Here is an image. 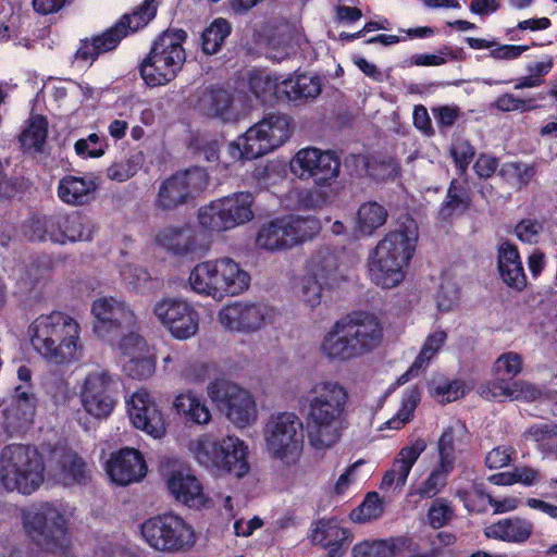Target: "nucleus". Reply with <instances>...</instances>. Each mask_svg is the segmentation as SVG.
<instances>
[{"label": "nucleus", "instance_id": "nucleus-1", "mask_svg": "<svg viewBox=\"0 0 557 557\" xmlns=\"http://www.w3.org/2000/svg\"><path fill=\"white\" fill-rule=\"evenodd\" d=\"M348 392L337 381L317 382L305 397L307 434L315 449L335 445L345 429Z\"/></svg>", "mask_w": 557, "mask_h": 557}, {"label": "nucleus", "instance_id": "nucleus-2", "mask_svg": "<svg viewBox=\"0 0 557 557\" xmlns=\"http://www.w3.org/2000/svg\"><path fill=\"white\" fill-rule=\"evenodd\" d=\"M79 333L77 321L61 311L40 314L29 326L34 349L54 364H66L81 358Z\"/></svg>", "mask_w": 557, "mask_h": 557}, {"label": "nucleus", "instance_id": "nucleus-3", "mask_svg": "<svg viewBox=\"0 0 557 557\" xmlns=\"http://www.w3.org/2000/svg\"><path fill=\"white\" fill-rule=\"evenodd\" d=\"M382 336V326L374 315L357 313L336 322L334 329L325 335L321 351L330 359L348 360L376 348Z\"/></svg>", "mask_w": 557, "mask_h": 557}, {"label": "nucleus", "instance_id": "nucleus-4", "mask_svg": "<svg viewBox=\"0 0 557 557\" xmlns=\"http://www.w3.org/2000/svg\"><path fill=\"white\" fill-rule=\"evenodd\" d=\"M45 463L35 447L5 446L0 455V482L7 491L29 495L44 481Z\"/></svg>", "mask_w": 557, "mask_h": 557}, {"label": "nucleus", "instance_id": "nucleus-5", "mask_svg": "<svg viewBox=\"0 0 557 557\" xmlns=\"http://www.w3.org/2000/svg\"><path fill=\"white\" fill-rule=\"evenodd\" d=\"M250 276L233 259L224 257L197 264L189 275L194 292L221 299L238 295L249 286Z\"/></svg>", "mask_w": 557, "mask_h": 557}, {"label": "nucleus", "instance_id": "nucleus-6", "mask_svg": "<svg viewBox=\"0 0 557 557\" xmlns=\"http://www.w3.org/2000/svg\"><path fill=\"white\" fill-rule=\"evenodd\" d=\"M186 38L183 29H168L158 37L139 66L140 76L148 86H162L176 77L186 60L182 47Z\"/></svg>", "mask_w": 557, "mask_h": 557}, {"label": "nucleus", "instance_id": "nucleus-7", "mask_svg": "<svg viewBox=\"0 0 557 557\" xmlns=\"http://www.w3.org/2000/svg\"><path fill=\"white\" fill-rule=\"evenodd\" d=\"M304 423L294 412L271 416L264 428V440L272 457L286 466L295 465L302 453Z\"/></svg>", "mask_w": 557, "mask_h": 557}, {"label": "nucleus", "instance_id": "nucleus-8", "mask_svg": "<svg viewBox=\"0 0 557 557\" xmlns=\"http://www.w3.org/2000/svg\"><path fill=\"white\" fill-rule=\"evenodd\" d=\"M156 12V0H145L132 14H124L102 35L81 40L75 58L83 61H95L99 54L115 49L125 36L147 25L154 17Z\"/></svg>", "mask_w": 557, "mask_h": 557}, {"label": "nucleus", "instance_id": "nucleus-9", "mask_svg": "<svg viewBox=\"0 0 557 557\" xmlns=\"http://www.w3.org/2000/svg\"><path fill=\"white\" fill-rule=\"evenodd\" d=\"M320 228L319 220L312 215H289L263 225L258 232L256 243L260 248L271 251L289 249L312 239Z\"/></svg>", "mask_w": 557, "mask_h": 557}, {"label": "nucleus", "instance_id": "nucleus-10", "mask_svg": "<svg viewBox=\"0 0 557 557\" xmlns=\"http://www.w3.org/2000/svg\"><path fill=\"white\" fill-rule=\"evenodd\" d=\"M252 203L253 196L247 191L220 198L200 208L199 223L210 231L231 230L252 220Z\"/></svg>", "mask_w": 557, "mask_h": 557}, {"label": "nucleus", "instance_id": "nucleus-11", "mask_svg": "<svg viewBox=\"0 0 557 557\" xmlns=\"http://www.w3.org/2000/svg\"><path fill=\"white\" fill-rule=\"evenodd\" d=\"M141 535L156 550L178 552L194 544L193 529L178 516L162 515L141 524Z\"/></svg>", "mask_w": 557, "mask_h": 557}, {"label": "nucleus", "instance_id": "nucleus-12", "mask_svg": "<svg viewBox=\"0 0 557 557\" xmlns=\"http://www.w3.org/2000/svg\"><path fill=\"white\" fill-rule=\"evenodd\" d=\"M208 395L236 426L245 428L256 421L253 397L237 384L225 379L215 380L208 385Z\"/></svg>", "mask_w": 557, "mask_h": 557}, {"label": "nucleus", "instance_id": "nucleus-13", "mask_svg": "<svg viewBox=\"0 0 557 557\" xmlns=\"http://www.w3.org/2000/svg\"><path fill=\"white\" fill-rule=\"evenodd\" d=\"M207 186V174L200 168L176 172L159 185L154 207L172 211L187 203Z\"/></svg>", "mask_w": 557, "mask_h": 557}, {"label": "nucleus", "instance_id": "nucleus-14", "mask_svg": "<svg viewBox=\"0 0 557 557\" xmlns=\"http://www.w3.org/2000/svg\"><path fill=\"white\" fill-rule=\"evenodd\" d=\"M30 537L46 550L54 552L66 546V521L57 507L47 503L27 520Z\"/></svg>", "mask_w": 557, "mask_h": 557}, {"label": "nucleus", "instance_id": "nucleus-15", "mask_svg": "<svg viewBox=\"0 0 557 557\" xmlns=\"http://www.w3.org/2000/svg\"><path fill=\"white\" fill-rule=\"evenodd\" d=\"M290 171L300 180L312 178L317 185H329L339 174L341 160L332 151L305 148L292 159Z\"/></svg>", "mask_w": 557, "mask_h": 557}, {"label": "nucleus", "instance_id": "nucleus-16", "mask_svg": "<svg viewBox=\"0 0 557 557\" xmlns=\"http://www.w3.org/2000/svg\"><path fill=\"white\" fill-rule=\"evenodd\" d=\"M94 332L111 342L135 324V315L126 304L114 297H101L94 301Z\"/></svg>", "mask_w": 557, "mask_h": 557}, {"label": "nucleus", "instance_id": "nucleus-17", "mask_svg": "<svg viewBox=\"0 0 557 557\" xmlns=\"http://www.w3.org/2000/svg\"><path fill=\"white\" fill-rule=\"evenodd\" d=\"M116 384V380L108 370L89 372L81 393L86 412L98 419L107 418L115 406Z\"/></svg>", "mask_w": 557, "mask_h": 557}, {"label": "nucleus", "instance_id": "nucleus-18", "mask_svg": "<svg viewBox=\"0 0 557 557\" xmlns=\"http://www.w3.org/2000/svg\"><path fill=\"white\" fill-rule=\"evenodd\" d=\"M153 313L158 321L177 339L193 337L199 326V314L180 298L169 297L156 302Z\"/></svg>", "mask_w": 557, "mask_h": 557}, {"label": "nucleus", "instance_id": "nucleus-19", "mask_svg": "<svg viewBox=\"0 0 557 557\" xmlns=\"http://www.w3.org/2000/svg\"><path fill=\"white\" fill-rule=\"evenodd\" d=\"M268 309L253 302L236 301L223 307L219 312V322L232 332L252 333L265 325Z\"/></svg>", "mask_w": 557, "mask_h": 557}, {"label": "nucleus", "instance_id": "nucleus-20", "mask_svg": "<svg viewBox=\"0 0 557 557\" xmlns=\"http://www.w3.org/2000/svg\"><path fill=\"white\" fill-rule=\"evenodd\" d=\"M127 406L129 418L136 429L154 438H161L165 434L163 414L147 391L139 389L134 393Z\"/></svg>", "mask_w": 557, "mask_h": 557}, {"label": "nucleus", "instance_id": "nucleus-21", "mask_svg": "<svg viewBox=\"0 0 557 557\" xmlns=\"http://www.w3.org/2000/svg\"><path fill=\"white\" fill-rule=\"evenodd\" d=\"M418 240L417 227L414 225L389 232L381 239L374 250L376 257L384 260L408 264L412 258Z\"/></svg>", "mask_w": 557, "mask_h": 557}, {"label": "nucleus", "instance_id": "nucleus-22", "mask_svg": "<svg viewBox=\"0 0 557 557\" xmlns=\"http://www.w3.org/2000/svg\"><path fill=\"white\" fill-rule=\"evenodd\" d=\"M310 540L312 544L329 549L330 557H343L351 542V534L336 519L323 518L313 523Z\"/></svg>", "mask_w": 557, "mask_h": 557}, {"label": "nucleus", "instance_id": "nucleus-23", "mask_svg": "<svg viewBox=\"0 0 557 557\" xmlns=\"http://www.w3.org/2000/svg\"><path fill=\"white\" fill-rule=\"evenodd\" d=\"M107 471L113 482L127 485L141 480L146 475L147 467L138 450L124 448L111 457Z\"/></svg>", "mask_w": 557, "mask_h": 557}, {"label": "nucleus", "instance_id": "nucleus-24", "mask_svg": "<svg viewBox=\"0 0 557 557\" xmlns=\"http://www.w3.org/2000/svg\"><path fill=\"white\" fill-rule=\"evenodd\" d=\"M233 447V436L215 441L210 435H202L190 444V450L197 462L216 474H221L223 451H232Z\"/></svg>", "mask_w": 557, "mask_h": 557}, {"label": "nucleus", "instance_id": "nucleus-25", "mask_svg": "<svg viewBox=\"0 0 557 557\" xmlns=\"http://www.w3.org/2000/svg\"><path fill=\"white\" fill-rule=\"evenodd\" d=\"M54 231L52 243L65 244L69 242L90 240L94 225L91 221L79 212L54 215Z\"/></svg>", "mask_w": 557, "mask_h": 557}, {"label": "nucleus", "instance_id": "nucleus-26", "mask_svg": "<svg viewBox=\"0 0 557 557\" xmlns=\"http://www.w3.org/2000/svg\"><path fill=\"white\" fill-rule=\"evenodd\" d=\"M497 267L502 280L509 287L521 290L527 285V276L518 248L508 240L497 247Z\"/></svg>", "mask_w": 557, "mask_h": 557}, {"label": "nucleus", "instance_id": "nucleus-27", "mask_svg": "<svg viewBox=\"0 0 557 557\" xmlns=\"http://www.w3.org/2000/svg\"><path fill=\"white\" fill-rule=\"evenodd\" d=\"M168 488L175 499L190 508H200L205 502L199 480L184 471H173L168 480Z\"/></svg>", "mask_w": 557, "mask_h": 557}, {"label": "nucleus", "instance_id": "nucleus-28", "mask_svg": "<svg viewBox=\"0 0 557 557\" xmlns=\"http://www.w3.org/2000/svg\"><path fill=\"white\" fill-rule=\"evenodd\" d=\"M54 475L65 483L74 481L82 483L86 480V463L74 451L54 449L51 451V459L48 466Z\"/></svg>", "mask_w": 557, "mask_h": 557}, {"label": "nucleus", "instance_id": "nucleus-29", "mask_svg": "<svg viewBox=\"0 0 557 557\" xmlns=\"http://www.w3.org/2000/svg\"><path fill=\"white\" fill-rule=\"evenodd\" d=\"M228 149L234 159L247 160L257 159L274 150L256 124L237 141L230 144Z\"/></svg>", "mask_w": 557, "mask_h": 557}, {"label": "nucleus", "instance_id": "nucleus-30", "mask_svg": "<svg viewBox=\"0 0 557 557\" xmlns=\"http://www.w3.org/2000/svg\"><path fill=\"white\" fill-rule=\"evenodd\" d=\"M233 95L221 87H206L199 91L196 108L207 116L226 120L232 108Z\"/></svg>", "mask_w": 557, "mask_h": 557}, {"label": "nucleus", "instance_id": "nucleus-31", "mask_svg": "<svg viewBox=\"0 0 557 557\" xmlns=\"http://www.w3.org/2000/svg\"><path fill=\"white\" fill-rule=\"evenodd\" d=\"M281 91L285 99L300 104L315 99L321 94V82L317 76L302 74L281 82Z\"/></svg>", "mask_w": 557, "mask_h": 557}, {"label": "nucleus", "instance_id": "nucleus-32", "mask_svg": "<svg viewBox=\"0 0 557 557\" xmlns=\"http://www.w3.org/2000/svg\"><path fill=\"white\" fill-rule=\"evenodd\" d=\"M273 149L284 145L293 133V119L286 113L271 112L256 123Z\"/></svg>", "mask_w": 557, "mask_h": 557}, {"label": "nucleus", "instance_id": "nucleus-33", "mask_svg": "<svg viewBox=\"0 0 557 557\" xmlns=\"http://www.w3.org/2000/svg\"><path fill=\"white\" fill-rule=\"evenodd\" d=\"M97 189L94 178L64 176L58 187V195L62 201L72 206H83L90 200V194Z\"/></svg>", "mask_w": 557, "mask_h": 557}, {"label": "nucleus", "instance_id": "nucleus-34", "mask_svg": "<svg viewBox=\"0 0 557 557\" xmlns=\"http://www.w3.org/2000/svg\"><path fill=\"white\" fill-rule=\"evenodd\" d=\"M407 264L394 262L389 259L384 260L374 255L369 263V273L371 281L385 289L396 287L405 277V267Z\"/></svg>", "mask_w": 557, "mask_h": 557}, {"label": "nucleus", "instance_id": "nucleus-35", "mask_svg": "<svg viewBox=\"0 0 557 557\" xmlns=\"http://www.w3.org/2000/svg\"><path fill=\"white\" fill-rule=\"evenodd\" d=\"M309 272L326 286H333L343 277L338 258L330 248H322L311 257Z\"/></svg>", "mask_w": 557, "mask_h": 557}, {"label": "nucleus", "instance_id": "nucleus-36", "mask_svg": "<svg viewBox=\"0 0 557 557\" xmlns=\"http://www.w3.org/2000/svg\"><path fill=\"white\" fill-rule=\"evenodd\" d=\"M532 523L519 519H504L488 525L485 529L487 537L498 539L508 542H525L532 534Z\"/></svg>", "mask_w": 557, "mask_h": 557}, {"label": "nucleus", "instance_id": "nucleus-37", "mask_svg": "<svg viewBox=\"0 0 557 557\" xmlns=\"http://www.w3.org/2000/svg\"><path fill=\"white\" fill-rule=\"evenodd\" d=\"M173 406L180 417L188 423L208 424L211 412L206 403L191 392L178 394Z\"/></svg>", "mask_w": 557, "mask_h": 557}, {"label": "nucleus", "instance_id": "nucleus-38", "mask_svg": "<svg viewBox=\"0 0 557 557\" xmlns=\"http://www.w3.org/2000/svg\"><path fill=\"white\" fill-rule=\"evenodd\" d=\"M388 218L387 209L376 201L362 203L357 212V230L366 236L374 234L382 227Z\"/></svg>", "mask_w": 557, "mask_h": 557}, {"label": "nucleus", "instance_id": "nucleus-39", "mask_svg": "<svg viewBox=\"0 0 557 557\" xmlns=\"http://www.w3.org/2000/svg\"><path fill=\"white\" fill-rule=\"evenodd\" d=\"M156 240L166 250L180 256L187 255L195 248L191 231L187 227H165L157 235Z\"/></svg>", "mask_w": 557, "mask_h": 557}, {"label": "nucleus", "instance_id": "nucleus-40", "mask_svg": "<svg viewBox=\"0 0 557 557\" xmlns=\"http://www.w3.org/2000/svg\"><path fill=\"white\" fill-rule=\"evenodd\" d=\"M425 449L426 442L423 438H418L411 445L403 447L398 453L392 470L397 476V487L399 490L405 486L412 466Z\"/></svg>", "mask_w": 557, "mask_h": 557}, {"label": "nucleus", "instance_id": "nucleus-41", "mask_svg": "<svg viewBox=\"0 0 557 557\" xmlns=\"http://www.w3.org/2000/svg\"><path fill=\"white\" fill-rule=\"evenodd\" d=\"M324 282L308 272L307 274L296 276L292 283V290L296 298L310 308H315L321 304Z\"/></svg>", "mask_w": 557, "mask_h": 557}, {"label": "nucleus", "instance_id": "nucleus-42", "mask_svg": "<svg viewBox=\"0 0 557 557\" xmlns=\"http://www.w3.org/2000/svg\"><path fill=\"white\" fill-rule=\"evenodd\" d=\"M48 134V121L44 115L35 114L28 119L27 126L20 135L24 150L41 152Z\"/></svg>", "mask_w": 557, "mask_h": 557}, {"label": "nucleus", "instance_id": "nucleus-43", "mask_svg": "<svg viewBox=\"0 0 557 557\" xmlns=\"http://www.w3.org/2000/svg\"><path fill=\"white\" fill-rule=\"evenodd\" d=\"M471 205L470 194L458 180L449 184L446 198L441 206L440 215L443 220L451 218L455 213L466 212Z\"/></svg>", "mask_w": 557, "mask_h": 557}, {"label": "nucleus", "instance_id": "nucleus-44", "mask_svg": "<svg viewBox=\"0 0 557 557\" xmlns=\"http://www.w3.org/2000/svg\"><path fill=\"white\" fill-rule=\"evenodd\" d=\"M249 89L262 102H272L283 98L281 83L276 77L262 72H253L249 76Z\"/></svg>", "mask_w": 557, "mask_h": 557}, {"label": "nucleus", "instance_id": "nucleus-45", "mask_svg": "<svg viewBox=\"0 0 557 557\" xmlns=\"http://www.w3.org/2000/svg\"><path fill=\"white\" fill-rule=\"evenodd\" d=\"M234 447L232 451H223V467L221 474L228 473L240 479L249 472V463L247 461V447L244 442L237 437H233Z\"/></svg>", "mask_w": 557, "mask_h": 557}, {"label": "nucleus", "instance_id": "nucleus-46", "mask_svg": "<svg viewBox=\"0 0 557 557\" xmlns=\"http://www.w3.org/2000/svg\"><path fill=\"white\" fill-rule=\"evenodd\" d=\"M231 34V25L224 18L214 20L209 27H207L201 35L202 51L206 54L216 53L225 38Z\"/></svg>", "mask_w": 557, "mask_h": 557}, {"label": "nucleus", "instance_id": "nucleus-47", "mask_svg": "<svg viewBox=\"0 0 557 557\" xmlns=\"http://www.w3.org/2000/svg\"><path fill=\"white\" fill-rule=\"evenodd\" d=\"M36 406L35 395L29 385H18L14 388L11 407L7 411L12 412L18 419L28 421L32 419Z\"/></svg>", "mask_w": 557, "mask_h": 557}, {"label": "nucleus", "instance_id": "nucleus-48", "mask_svg": "<svg viewBox=\"0 0 557 557\" xmlns=\"http://www.w3.org/2000/svg\"><path fill=\"white\" fill-rule=\"evenodd\" d=\"M395 553L393 557H450V552L443 547H433L430 550L421 552L417 542L409 537H395L393 545Z\"/></svg>", "mask_w": 557, "mask_h": 557}, {"label": "nucleus", "instance_id": "nucleus-49", "mask_svg": "<svg viewBox=\"0 0 557 557\" xmlns=\"http://www.w3.org/2000/svg\"><path fill=\"white\" fill-rule=\"evenodd\" d=\"M446 339L447 334L442 330H437L430 334L426 337L416 360L411 364V371L424 370L433 357L440 351Z\"/></svg>", "mask_w": 557, "mask_h": 557}, {"label": "nucleus", "instance_id": "nucleus-50", "mask_svg": "<svg viewBox=\"0 0 557 557\" xmlns=\"http://www.w3.org/2000/svg\"><path fill=\"white\" fill-rule=\"evenodd\" d=\"M453 468L451 466L440 462L418 488L417 493L419 496L421 498H432L436 496L446 486L447 476Z\"/></svg>", "mask_w": 557, "mask_h": 557}, {"label": "nucleus", "instance_id": "nucleus-51", "mask_svg": "<svg viewBox=\"0 0 557 557\" xmlns=\"http://www.w3.org/2000/svg\"><path fill=\"white\" fill-rule=\"evenodd\" d=\"M395 537L388 540L363 541L351 549V557H393Z\"/></svg>", "mask_w": 557, "mask_h": 557}, {"label": "nucleus", "instance_id": "nucleus-52", "mask_svg": "<svg viewBox=\"0 0 557 557\" xmlns=\"http://www.w3.org/2000/svg\"><path fill=\"white\" fill-rule=\"evenodd\" d=\"M463 431L465 425L460 422H456L444 430L437 443L441 463L454 467L455 440Z\"/></svg>", "mask_w": 557, "mask_h": 557}, {"label": "nucleus", "instance_id": "nucleus-53", "mask_svg": "<svg viewBox=\"0 0 557 557\" xmlns=\"http://www.w3.org/2000/svg\"><path fill=\"white\" fill-rule=\"evenodd\" d=\"M54 215L53 216H30L23 225L24 235L33 242H44L50 239L52 242V233L54 231Z\"/></svg>", "mask_w": 557, "mask_h": 557}, {"label": "nucleus", "instance_id": "nucleus-54", "mask_svg": "<svg viewBox=\"0 0 557 557\" xmlns=\"http://www.w3.org/2000/svg\"><path fill=\"white\" fill-rule=\"evenodd\" d=\"M156 369L154 360L150 356H145L143 352L135 354L129 357L123 364L124 372L137 380H146L150 377Z\"/></svg>", "mask_w": 557, "mask_h": 557}, {"label": "nucleus", "instance_id": "nucleus-55", "mask_svg": "<svg viewBox=\"0 0 557 557\" xmlns=\"http://www.w3.org/2000/svg\"><path fill=\"white\" fill-rule=\"evenodd\" d=\"M536 174V169L533 164L521 162H508L502 165L498 175L513 180L519 186H527Z\"/></svg>", "mask_w": 557, "mask_h": 557}, {"label": "nucleus", "instance_id": "nucleus-56", "mask_svg": "<svg viewBox=\"0 0 557 557\" xmlns=\"http://www.w3.org/2000/svg\"><path fill=\"white\" fill-rule=\"evenodd\" d=\"M420 401V393L417 388L410 389L401 401V407L395 417L389 419L386 424L389 429L399 430L413 417L417 405Z\"/></svg>", "mask_w": 557, "mask_h": 557}, {"label": "nucleus", "instance_id": "nucleus-57", "mask_svg": "<svg viewBox=\"0 0 557 557\" xmlns=\"http://www.w3.org/2000/svg\"><path fill=\"white\" fill-rule=\"evenodd\" d=\"M449 151L458 173L461 176L466 175L468 166L475 156V148L469 140L458 138L451 144Z\"/></svg>", "mask_w": 557, "mask_h": 557}, {"label": "nucleus", "instance_id": "nucleus-58", "mask_svg": "<svg viewBox=\"0 0 557 557\" xmlns=\"http://www.w3.org/2000/svg\"><path fill=\"white\" fill-rule=\"evenodd\" d=\"M308 189L299 195V203L305 209L315 210L324 207L332 201L333 190L325 188V185H319Z\"/></svg>", "mask_w": 557, "mask_h": 557}, {"label": "nucleus", "instance_id": "nucleus-59", "mask_svg": "<svg viewBox=\"0 0 557 557\" xmlns=\"http://www.w3.org/2000/svg\"><path fill=\"white\" fill-rule=\"evenodd\" d=\"M510 388L509 400L533 403L544 396L540 386L523 380L511 382Z\"/></svg>", "mask_w": 557, "mask_h": 557}, {"label": "nucleus", "instance_id": "nucleus-60", "mask_svg": "<svg viewBox=\"0 0 557 557\" xmlns=\"http://www.w3.org/2000/svg\"><path fill=\"white\" fill-rule=\"evenodd\" d=\"M453 516L454 509L445 498L435 499L428 511V520L433 529L443 528L451 520Z\"/></svg>", "mask_w": 557, "mask_h": 557}, {"label": "nucleus", "instance_id": "nucleus-61", "mask_svg": "<svg viewBox=\"0 0 557 557\" xmlns=\"http://www.w3.org/2000/svg\"><path fill=\"white\" fill-rule=\"evenodd\" d=\"M381 511L379 495L373 492L368 494L362 504L351 511L350 518L355 522H366L377 518Z\"/></svg>", "mask_w": 557, "mask_h": 557}, {"label": "nucleus", "instance_id": "nucleus-62", "mask_svg": "<svg viewBox=\"0 0 557 557\" xmlns=\"http://www.w3.org/2000/svg\"><path fill=\"white\" fill-rule=\"evenodd\" d=\"M511 382L496 377L482 384L479 388L480 395L487 400H497L500 398L509 399Z\"/></svg>", "mask_w": 557, "mask_h": 557}, {"label": "nucleus", "instance_id": "nucleus-63", "mask_svg": "<svg viewBox=\"0 0 557 557\" xmlns=\"http://www.w3.org/2000/svg\"><path fill=\"white\" fill-rule=\"evenodd\" d=\"M494 370L496 373L504 372L512 379L522 371V358L515 351L505 352L495 361Z\"/></svg>", "mask_w": 557, "mask_h": 557}, {"label": "nucleus", "instance_id": "nucleus-64", "mask_svg": "<svg viewBox=\"0 0 557 557\" xmlns=\"http://www.w3.org/2000/svg\"><path fill=\"white\" fill-rule=\"evenodd\" d=\"M543 231V224L537 220L525 219L520 221L515 233L521 242L536 244Z\"/></svg>", "mask_w": 557, "mask_h": 557}]
</instances>
